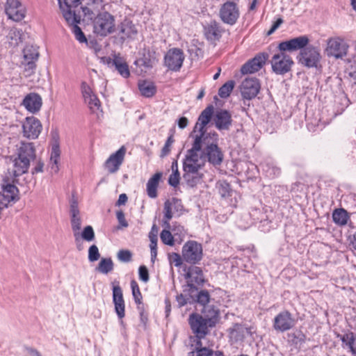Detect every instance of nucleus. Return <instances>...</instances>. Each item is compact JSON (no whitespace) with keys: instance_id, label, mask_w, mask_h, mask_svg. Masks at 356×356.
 <instances>
[{"instance_id":"obj_1","label":"nucleus","mask_w":356,"mask_h":356,"mask_svg":"<svg viewBox=\"0 0 356 356\" xmlns=\"http://www.w3.org/2000/svg\"><path fill=\"white\" fill-rule=\"evenodd\" d=\"M202 135H195L192 147L188 150L184 161V178L189 185H196L201 179L198 172L206 163V156L202 152Z\"/></svg>"},{"instance_id":"obj_2","label":"nucleus","mask_w":356,"mask_h":356,"mask_svg":"<svg viewBox=\"0 0 356 356\" xmlns=\"http://www.w3.org/2000/svg\"><path fill=\"white\" fill-rule=\"evenodd\" d=\"M35 158V150L33 143L22 142L18 149L17 156L13 160V172L17 177L28 172L30 162Z\"/></svg>"},{"instance_id":"obj_3","label":"nucleus","mask_w":356,"mask_h":356,"mask_svg":"<svg viewBox=\"0 0 356 356\" xmlns=\"http://www.w3.org/2000/svg\"><path fill=\"white\" fill-rule=\"evenodd\" d=\"M206 140V143H202V152L206 156V161H208L213 165H220L223 160V154L218 147V134L215 132L210 133Z\"/></svg>"},{"instance_id":"obj_4","label":"nucleus","mask_w":356,"mask_h":356,"mask_svg":"<svg viewBox=\"0 0 356 356\" xmlns=\"http://www.w3.org/2000/svg\"><path fill=\"white\" fill-rule=\"evenodd\" d=\"M93 33L105 37L115 31V18L108 12L99 13L92 20Z\"/></svg>"},{"instance_id":"obj_5","label":"nucleus","mask_w":356,"mask_h":356,"mask_svg":"<svg viewBox=\"0 0 356 356\" xmlns=\"http://www.w3.org/2000/svg\"><path fill=\"white\" fill-rule=\"evenodd\" d=\"M270 63L273 72L277 74H284L291 70L293 61L285 51H280L273 56Z\"/></svg>"},{"instance_id":"obj_6","label":"nucleus","mask_w":356,"mask_h":356,"mask_svg":"<svg viewBox=\"0 0 356 356\" xmlns=\"http://www.w3.org/2000/svg\"><path fill=\"white\" fill-rule=\"evenodd\" d=\"M348 49V45L343 38L334 37L327 40L325 51L327 56H332L338 59L345 57L347 55Z\"/></svg>"},{"instance_id":"obj_7","label":"nucleus","mask_w":356,"mask_h":356,"mask_svg":"<svg viewBox=\"0 0 356 356\" xmlns=\"http://www.w3.org/2000/svg\"><path fill=\"white\" fill-rule=\"evenodd\" d=\"M182 259L189 264H197L202 258V245L195 241L186 242L182 247Z\"/></svg>"},{"instance_id":"obj_8","label":"nucleus","mask_w":356,"mask_h":356,"mask_svg":"<svg viewBox=\"0 0 356 356\" xmlns=\"http://www.w3.org/2000/svg\"><path fill=\"white\" fill-rule=\"evenodd\" d=\"M219 15L225 24L234 25L240 16L239 8L235 2L227 1L221 6Z\"/></svg>"},{"instance_id":"obj_9","label":"nucleus","mask_w":356,"mask_h":356,"mask_svg":"<svg viewBox=\"0 0 356 356\" xmlns=\"http://www.w3.org/2000/svg\"><path fill=\"white\" fill-rule=\"evenodd\" d=\"M82 94L84 101L87 104L90 112L94 114L97 118L102 117V110L100 101L94 93L91 87L86 83H83Z\"/></svg>"},{"instance_id":"obj_10","label":"nucleus","mask_w":356,"mask_h":356,"mask_svg":"<svg viewBox=\"0 0 356 356\" xmlns=\"http://www.w3.org/2000/svg\"><path fill=\"white\" fill-rule=\"evenodd\" d=\"M185 59L183 51L178 48L169 49L164 57V65L168 70L177 72Z\"/></svg>"},{"instance_id":"obj_11","label":"nucleus","mask_w":356,"mask_h":356,"mask_svg":"<svg viewBox=\"0 0 356 356\" xmlns=\"http://www.w3.org/2000/svg\"><path fill=\"white\" fill-rule=\"evenodd\" d=\"M321 58L319 50L309 46L301 50L299 61L307 67H316Z\"/></svg>"},{"instance_id":"obj_12","label":"nucleus","mask_w":356,"mask_h":356,"mask_svg":"<svg viewBox=\"0 0 356 356\" xmlns=\"http://www.w3.org/2000/svg\"><path fill=\"white\" fill-rule=\"evenodd\" d=\"M213 113V106H207L200 114L198 120L194 127L193 133L191 136L194 138L195 135H202V140H205L209 137L210 133L207 134L204 131L205 126L209 122Z\"/></svg>"},{"instance_id":"obj_13","label":"nucleus","mask_w":356,"mask_h":356,"mask_svg":"<svg viewBox=\"0 0 356 356\" xmlns=\"http://www.w3.org/2000/svg\"><path fill=\"white\" fill-rule=\"evenodd\" d=\"M189 323L193 332L199 339L203 338L208 332L210 322L199 314H192L189 317Z\"/></svg>"},{"instance_id":"obj_14","label":"nucleus","mask_w":356,"mask_h":356,"mask_svg":"<svg viewBox=\"0 0 356 356\" xmlns=\"http://www.w3.org/2000/svg\"><path fill=\"white\" fill-rule=\"evenodd\" d=\"M126 151V148L122 146L118 151L109 156L104 163V168L108 172L114 174L119 170L124 161Z\"/></svg>"},{"instance_id":"obj_15","label":"nucleus","mask_w":356,"mask_h":356,"mask_svg":"<svg viewBox=\"0 0 356 356\" xmlns=\"http://www.w3.org/2000/svg\"><path fill=\"white\" fill-rule=\"evenodd\" d=\"M183 205L180 200L172 198L167 200L164 204V225L166 228H170L169 221L175 214L179 216L183 211Z\"/></svg>"},{"instance_id":"obj_16","label":"nucleus","mask_w":356,"mask_h":356,"mask_svg":"<svg viewBox=\"0 0 356 356\" xmlns=\"http://www.w3.org/2000/svg\"><path fill=\"white\" fill-rule=\"evenodd\" d=\"M6 13L9 19L19 22L25 17L26 9L19 0H7Z\"/></svg>"},{"instance_id":"obj_17","label":"nucleus","mask_w":356,"mask_h":356,"mask_svg":"<svg viewBox=\"0 0 356 356\" xmlns=\"http://www.w3.org/2000/svg\"><path fill=\"white\" fill-rule=\"evenodd\" d=\"M24 136L29 139H35L42 130V124L39 120L34 117H28L22 124Z\"/></svg>"},{"instance_id":"obj_18","label":"nucleus","mask_w":356,"mask_h":356,"mask_svg":"<svg viewBox=\"0 0 356 356\" xmlns=\"http://www.w3.org/2000/svg\"><path fill=\"white\" fill-rule=\"evenodd\" d=\"M260 84L256 78H246L241 83V92L243 98L251 99L257 96Z\"/></svg>"},{"instance_id":"obj_19","label":"nucleus","mask_w":356,"mask_h":356,"mask_svg":"<svg viewBox=\"0 0 356 356\" xmlns=\"http://www.w3.org/2000/svg\"><path fill=\"white\" fill-rule=\"evenodd\" d=\"M308 43V38L303 35L280 42L278 45V49L281 51L302 50L305 48Z\"/></svg>"},{"instance_id":"obj_20","label":"nucleus","mask_w":356,"mask_h":356,"mask_svg":"<svg viewBox=\"0 0 356 356\" xmlns=\"http://www.w3.org/2000/svg\"><path fill=\"white\" fill-rule=\"evenodd\" d=\"M60 150L57 140L56 134H53L52 141L51 143V151L48 168L51 173H56L59 170V161Z\"/></svg>"},{"instance_id":"obj_21","label":"nucleus","mask_w":356,"mask_h":356,"mask_svg":"<svg viewBox=\"0 0 356 356\" xmlns=\"http://www.w3.org/2000/svg\"><path fill=\"white\" fill-rule=\"evenodd\" d=\"M267 60V55L265 54H259L252 59L245 63L241 69L243 74H252L258 72L265 64Z\"/></svg>"},{"instance_id":"obj_22","label":"nucleus","mask_w":356,"mask_h":356,"mask_svg":"<svg viewBox=\"0 0 356 356\" xmlns=\"http://www.w3.org/2000/svg\"><path fill=\"white\" fill-rule=\"evenodd\" d=\"M293 325V320L289 312L284 311L280 312L275 317L273 327L275 330L284 332L290 330Z\"/></svg>"},{"instance_id":"obj_23","label":"nucleus","mask_w":356,"mask_h":356,"mask_svg":"<svg viewBox=\"0 0 356 356\" xmlns=\"http://www.w3.org/2000/svg\"><path fill=\"white\" fill-rule=\"evenodd\" d=\"M79 202V197L72 194V200L70 201V213L72 215V227L75 236L79 234V231L81 229V224L79 209L78 207Z\"/></svg>"},{"instance_id":"obj_24","label":"nucleus","mask_w":356,"mask_h":356,"mask_svg":"<svg viewBox=\"0 0 356 356\" xmlns=\"http://www.w3.org/2000/svg\"><path fill=\"white\" fill-rule=\"evenodd\" d=\"M251 334L250 328L241 324H234L229 329V337L233 343H241L247 336Z\"/></svg>"},{"instance_id":"obj_25","label":"nucleus","mask_w":356,"mask_h":356,"mask_svg":"<svg viewBox=\"0 0 356 356\" xmlns=\"http://www.w3.org/2000/svg\"><path fill=\"white\" fill-rule=\"evenodd\" d=\"M113 301L115 305V310L120 318L124 316V301L123 299L122 291L118 284L113 286Z\"/></svg>"},{"instance_id":"obj_26","label":"nucleus","mask_w":356,"mask_h":356,"mask_svg":"<svg viewBox=\"0 0 356 356\" xmlns=\"http://www.w3.org/2000/svg\"><path fill=\"white\" fill-rule=\"evenodd\" d=\"M17 193L18 189L13 184H8L3 186L2 191L0 193V200L7 207L10 202L17 200Z\"/></svg>"},{"instance_id":"obj_27","label":"nucleus","mask_w":356,"mask_h":356,"mask_svg":"<svg viewBox=\"0 0 356 356\" xmlns=\"http://www.w3.org/2000/svg\"><path fill=\"white\" fill-rule=\"evenodd\" d=\"M23 105L31 113H36L42 106V98L36 93H30L24 97Z\"/></svg>"},{"instance_id":"obj_28","label":"nucleus","mask_w":356,"mask_h":356,"mask_svg":"<svg viewBox=\"0 0 356 356\" xmlns=\"http://www.w3.org/2000/svg\"><path fill=\"white\" fill-rule=\"evenodd\" d=\"M186 278L191 286L202 284L204 281L202 270L197 266L190 267L186 274Z\"/></svg>"},{"instance_id":"obj_29","label":"nucleus","mask_w":356,"mask_h":356,"mask_svg":"<svg viewBox=\"0 0 356 356\" xmlns=\"http://www.w3.org/2000/svg\"><path fill=\"white\" fill-rule=\"evenodd\" d=\"M231 122V115L228 111L221 110L216 113L215 123L218 129H228Z\"/></svg>"},{"instance_id":"obj_30","label":"nucleus","mask_w":356,"mask_h":356,"mask_svg":"<svg viewBox=\"0 0 356 356\" xmlns=\"http://www.w3.org/2000/svg\"><path fill=\"white\" fill-rule=\"evenodd\" d=\"M161 176L162 174L161 172H157L148 180L147 183V193L149 197L156 198L157 197V188Z\"/></svg>"},{"instance_id":"obj_31","label":"nucleus","mask_w":356,"mask_h":356,"mask_svg":"<svg viewBox=\"0 0 356 356\" xmlns=\"http://www.w3.org/2000/svg\"><path fill=\"white\" fill-rule=\"evenodd\" d=\"M202 313V316L210 322V326H214L219 315L218 309H216L213 305H207L203 307Z\"/></svg>"},{"instance_id":"obj_32","label":"nucleus","mask_w":356,"mask_h":356,"mask_svg":"<svg viewBox=\"0 0 356 356\" xmlns=\"http://www.w3.org/2000/svg\"><path fill=\"white\" fill-rule=\"evenodd\" d=\"M23 32L17 28H12L6 35V42L10 47H16L22 42Z\"/></svg>"},{"instance_id":"obj_33","label":"nucleus","mask_w":356,"mask_h":356,"mask_svg":"<svg viewBox=\"0 0 356 356\" xmlns=\"http://www.w3.org/2000/svg\"><path fill=\"white\" fill-rule=\"evenodd\" d=\"M207 38L211 41L218 40L220 37V30L216 22H211L204 28Z\"/></svg>"},{"instance_id":"obj_34","label":"nucleus","mask_w":356,"mask_h":356,"mask_svg":"<svg viewBox=\"0 0 356 356\" xmlns=\"http://www.w3.org/2000/svg\"><path fill=\"white\" fill-rule=\"evenodd\" d=\"M138 88L141 95L146 97H151L156 92V87L151 81H140L138 83Z\"/></svg>"},{"instance_id":"obj_35","label":"nucleus","mask_w":356,"mask_h":356,"mask_svg":"<svg viewBox=\"0 0 356 356\" xmlns=\"http://www.w3.org/2000/svg\"><path fill=\"white\" fill-rule=\"evenodd\" d=\"M332 219L335 224L343 226L347 224L349 216L345 209H338L333 211Z\"/></svg>"},{"instance_id":"obj_36","label":"nucleus","mask_w":356,"mask_h":356,"mask_svg":"<svg viewBox=\"0 0 356 356\" xmlns=\"http://www.w3.org/2000/svg\"><path fill=\"white\" fill-rule=\"evenodd\" d=\"M113 65L115 66L119 74L124 77L127 78L129 76V70L127 64L119 56H115L112 61Z\"/></svg>"},{"instance_id":"obj_37","label":"nucleus","mask_w":356,"mask_h":356,"mask_svg":"<svg viewBox=\"0 0 356 356\" xmlns=\"http://www.w3.org/2000/svg\"><path fill=\"white\" fill-rule=\"evenodd\" d=\"M121 32L127 38H134L137 35L138 31L131 22L124 21L122 24Z\"/></svg>"},{"instance_id":"obj_38","label":"nucleus","mask_w":356,"mask_h":356,"mask_svg":"<svg viewBox=\"0 0 356 356\" xmlns=\"http://www.w3.org/2000/svg\"><path fill=\"white\" fill-rule=\"evenodd\" d=\"M39 56L38 49L33 45H26L23 50L24 60H37Z\"/></svg>"},{"instance_id":"obj_39","label":"nucleus","mask_w":356,"mask_h":356,"mask_svg":"<svg viewBox=\"0 0 356 356\" xmlns=\"http://www.w3.org/2000/svg\"><path fill=\"white\" fill-rule=\"evenodd\" d=\"M113 269V263L111 258H103L99 263L97 270L103 273L107 274Z\"/></svg>"},{"instance_id":"obj_40","label":"nucleus","mask_w":356,"mask_h":356,"mask_svg":"<svg viewBox=\"0 0 356 356\" xmlns=\"http://www.w3.org/2000/svg\"><path fill=\"white\" fill-rule=\"evenodd\" d=\"M234 82L233 81H229L222 85L219 90L218 95L221 98H227L229 96L231 92L234 89Z\"/></svg>"},{"instance_id":"obj_41","label":"nucleus","mask_w":356,"mask_h":356,"mask_svg":"<svg viewBox=\"0 0 356 356\" xmlns=\"http://www.w3.org/2000/svg\"><path fill=\"white\" fill-rule=\"evenodd\" d=\"M36 60H24L22 63V66L24 68V74L25 76H30L34 73L36 65Z\"/></svg>"},{"instance_id":"obj_42","label":"nucleus","mask_w":356,"mask_h":356,"mask_svg":"<svg viewBox=\"0 0 356 356\" xmlns=\"http://www.w3.org/2000/svg\"><path fill=\"white\" fill-rule=\"evenodd\" d=\"M72 32L79 42L88 44L87 38L79 26L76 24L73 25L72 27Z\"/></svg>"},{"instance_id":"obj_43","label":"nucleus","mask_w":356,"mask_h":356,"mask_svg":"<svg viewBox=\"0 0 356 356\" xmlns=\"http://www.w3.org/2000/svg\"><path fill=\"white\" fill-rule=\"evenodd\" d=\"M263 170L265 172L266 176L270 178H274L278 176L280 173V170L279 168L268 164L263 166Z\"/></svg>"},{"instance_id":"obj_44","label":"nucleus","mask_w":356,"mask_h":356,"mask_svg":"<svg viewBox=\"0 0 356 356\" xmlns=\"http://www.w3.org/2000/svg\"><path fill=\"white\" fill-rule=\"evenodd\" d=\"M161 241L168 245L172 246L174 245V236L168 229H163L160 235Z\"/></svg>"},{"instance_id":"obj_45","label":"nucleus","mask_w":356,"mask_h":356,"mask_svg":"<svg viewBox=\"0 0 356 356\" xmlns=\"http://www.w3.org/2000/svg\"><path fill=\"white\" fill-rule=\"evenodd\" d=\"M218 189L222 197H225L229 195L231 188L229 183L226 181H219L218 183Z\"/></svg>"},{"instance_id":"obj_46","label":"nucleus","mask_w":356,"mask_h":356,"mask_svg":"<svg viewBox=\"0 0 356 356\" xmlns=\"http://www.w3.org/2000/svg\"><path fill=\"white\" fill-rule=\"evenodd\" d=\"M100 257L98 248L95 245H92L88 250V260L90 262L97 261Z\"/></svg>"},{"instance_id":"obj_47","label":"nucleus","mask_w":356,"mask_h":356,"mask_svg":"<svg viewBox=\"0 0 356 356\" xmlns=\"http://www.w3.org/2000/svg\"><path fill=\"white\" fill-rule=\"evenodd\" d=\"M214 352L207 348H197L195 351H191L188 356H211Z\"/></svg>"},{"instance_id":"obj_48","label":"nucleus","mask_w":356,"mask_h":356,"mask_svg":"<svg viewBox=\"0 0 356 356\" xmlns=\"http://www.w3.org/2000/svg\"><path fill=\"white\" fill-rule=\"evenodd\" d=\"M81 237L86 241H92L95 238V233L91 226L88 225L86 227L82 233Z\"/></svg>"},{"instance_id":"obj_49","label":"nucleus","mask_w":356,"mask_h":356,"mask_svg":"<svg viewBox=\"0 0 356 356\" xmlns=\"http://www.w3.org/2000/svg\"><path fill=\"white\" fill-rule=\"evenodd\" d=\"M131 288L132 294L136 303H140L141 299V293L137 282L134 280L131 282Z\"/></svg>"},{"instance_id":"obj_50","label":"nucleus","mask_w":356,"mask_h":356,"mask_svg":"<svg viewBox=\"0 0 356 356\" xmlns=\"http://www.w3.org/2000/svg\"><path fill=\"white\" fill-rule=\"evenodd\" d=\"M168 259L170 263L177 267H179L182 264V259L178 253L172 252L169 254Z\"/></svg>"},{"instance_id":"obj_51","label":"nucleus","mask_w":356,"mask_h":356,"mask_svg":"<svg viewBox=\"0 0 356 356\" xmlns=\"http://www.w3.org/2000/svg\"><path fill=\"white\" fill-rule=\"evenodd\" d=\"M173 143H174V139H173L172 136H169L165 143V145L163 146V147L161 150V157H164L170 153L171 146Z\"/></svg>"},{"instance_id":"obj_52","label":"nucleus","mask_w":356,"mask_h":356,"mask_svg":"<svg viewBox=\"0 0 356 356\" xmlns=\"http://www.w3.org/2000/svg\"><path fill=\"white\" fill-rule=\"evenodd\" d=\"M209 301V294L207 291H201L197 295V302L203 307L207 306Z\"/></svg>"},{"instance_id":"obj_53","label":"nucleus","mask_w":356,"mask_h":356,"mask_svg":"<svg viewBox=\"0 0 356 356\" xmlns=\"http://www.w3.org/2000/svg\"><path fill=\"white\" fill-rule=\"evenodd\" d=\"M118 259L122 262H128L131 259V253L127 250H121L118 253Z\"/></svg>"},{"instance_id":"obj_54","label":"nucleus","mask_w":356,"mask_h":356,"mask_svg":"<svg viewBox=\"0 0 356 356\" xmlns=\"http://www.w3.org/2000/svg\"><path fill=\"white\" fill-rule=\"evenodd\" d=\"M353 338L354 335L353 333H348L343 335L342 337L343 344L348 348H353L355 347L353 345Z\"/></svg>"},{"instance_id":"obj_55","label":"nucleus","mask_w":356,"mask_h":356,"mask_svg":"<svg viewBox=\"0 0 356 356\" xmlns=\"http://www.w3.org/2000/svg\"><path fill=\"white\" fill-rule=\"evenodd\" d=\"M139 278L144 282L149 280V273L147 268L145 266H140L138 269Z\"/></svg>"},{"instance_id":"obj_56","label":"nucleus","mask_w":356,"mask_h":356,"mask_svg":"<svg viewBox=\"0 0 356 356\" xmlns=\"http://www.w3.org/2000/svg\"><path fill=\"white\" fill-rule=\"evenodd\" d=\"M150 244V252H151V261L154 262L157 255V240H149Z\"/></svg>"},{"instance_id":"obj_57","label":"nucleus","mask_w":356,"mask_h":356,"mask_svg":"<svg viewBox=\"0 0 356 356\" xmlns=\"http://www.w3.org/2000/svg\"><path fill=\"white\" fill-rule=\"evenodd\" d=\"M180 176L179 172L172 173L168 179V184L176 187L179 184Z\"/></svg>"},{"instance_id":"obj_58","label":"nucleus","mask_w":356,"mask_h":356,"mask_svg":"<svg viewBox=\"0 0 356 356\" xmlns=\"http://www.w3.org/2000/svg\"><path fill=\"white\" fill-rule=\"evenodd\" d=\"M172 232L174 233V236H178L180 239L184 237L186 234L184 227L181 225H175L172 228Z\"/></svg>"},{"instance_id":"obj_59","label":"nucleus","mask_w":356,"mask_h":356,"mask_svg":"<svg viewBox=\"0 0 356 356\" xmlns=\"http://www.w3.org/2000/svg\"><path fill=\"white\" fill-rule=\"evenodd\" d=\"M116 217L121 227H128V223L125 219L124 214L122 211H117Z\"/></svg>"},{"instance_id":"obj_60","label":"nucleus","mask_w":356,"mask_h":356,"mask_svg":"<svg viewBox=\"0 0 356 356\" xmlns=\"http://www.w3.org/2000/svg\"><path fill=\"white\" fill-rule=\"evenodd\" d=\"M58 3L63 17L67 21V0H58Z\"/></svg>"},{"instance_id":"obj_61","label":"nucleus","mask_w":356,"mask_h":356,"mask_svg":"<svg viewBox=\"0 0 356 356\" xmlns=\"http://www.w3.org/2000/svg\"><path fill=\"white\" fill-rule=\"evenodd\" d=\"M82 0H68V17L72 14L71 7H77L81 3Z\"/></svg>"},{"instance_id":"obj_62","label":"nucleus","mask_w":356,"mask_h":356,"mask_svg":"<svg viewBox=\"0 0 356 356\" xmlns=\"http://www.w3.org/2000/svg\"><path fill=\"white\" fill-rule=\"evenodd\" d=\"M157 234H158V228L156 226V225H153V226L152 227L151 231L149 233V240H158Z\"/></svg>"},{"instance_id":"obj_63","label":"nucleus","mask_w":356,"mask_h":356,"mask_svg":"<svg viewBox=\"0 0 356 356\" xmlns=\"http://www.w3.org/2000/svg\"><path fill=\"white\" fill-rule=\"evenodd\" d=\"M128 197L125 193H122L120 195L119 198L116 202V206H121L126 204L127 202Z\"/></svg>"},{"instance_id":"obj_64","label":"nucleus","mask_w":356,"mask_h":356,"mask_svg":"<svg viewBox=\"0 0 356 356\" xmlns=\"http://www.w3.org/2000/svg\"><path fill=\"white\" fill-rule=\"evenodd\" d=\"M26 351L31 356H42L37 349L31 347L26 348Z\"/></svg>"}]
</instances>
